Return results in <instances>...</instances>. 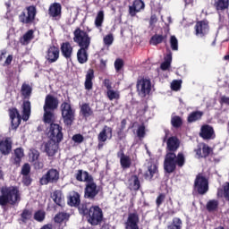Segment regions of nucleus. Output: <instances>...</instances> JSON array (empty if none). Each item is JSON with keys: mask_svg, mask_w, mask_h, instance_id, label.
<instances>
[{"mask_svg": "<svg viewBox=\"0 0 229 229\" xmlns=\"http://www.w3.org/2000/svg\"><path fill=\"white\" fill-rule=\"evenodd\" d=\"M29 157L31 162H37V160H38V157H40V152L37 149H31Z\"/></svg>", "mask_w": 229, "mask_h": 229, "instance_id": "nucleus-49", "label": "nucleus"}, {"mask_svg": "<svg viewBox=\"0 0 229 229\" xmlns=\"http://www.w3.org/2000/svg\"><path fill=\"white\" fill-rule=\"evenodd\" d=\"M34 219L39 223L42 222L44 219H46V213L41 210L36 212L34 215Z\"/></svg>", "mask_w": 229, "mask_h": 229, "instance_id": "nucleus-52", "label": "nucleus"}, {"mask_svg": "<svg viewBox=\"0 0 229 229\" xmlns=\"http://www.w3.org/2000/svg\"><path fill=\"white\" fill-rule=\"evenodd\" d=\"M60 180V172L55 168L49 169L46 174H44L40 180V185H47L49 183H57Z\"/></svg>", "mask_w": 229, "mask_h": 229, "instance_id": "nucleus-6", "label": "nucleus"}, {"mask_svg": "<svg viewBox=\"0 0 229 229\" xmlns=\"http://www.w3.org/2000/svg\"><path fill=\"white\" fill-rule=\"evenodd\" d=\"M73 42H75V44H78L79 47H90V37H89V34L86 31L81 30L80 28H77L73 31Z\"/></svg>", "mask_w": 229, "mask_h": 229, "instance_id": "nucleus-4", "label": "nucleus"}, {"mask_svg": "<svg viewBox=\"0 0 229 229\" xmlns=\"http://www.w3.org/2000/svg\"><path fill=\"white\" fill-rule=\"evenodd\" d=\"M171 124L174 128H180L182 124V118L180 116H173L171 119Z\"/></svg>", "mask_w": 229, "mask_h": 229, "instance_id": "nucleus-47", "label": "nucleus"}, {"mask_svg": "<svg viewBox=\"0 0 229 229\" xmlns=\"http://www.w3.org/2000/svg\"><path fill=\"white\" fill-rule=\"evenodd\" d=\"M34 167L35 169H43L44 168V163L40 161H34Z\"/></svg>", "mask_w": 229, "mask_h": 229, "instance_id": "nucleus-63", "label": "nucleus"}, {"mask_svg": "<svg viewBox=\"0 0 229 229\" xmlns=\"http://www.w3.org/2000/svg\"><path fill=\"white\" fill-rule=\"evenodd\" d=\"M44 123H47V124H53L55 123V119L56 117L55 116V111L51 109H44Z\"/></svg>", "mask_w": 229, "mask_h": 229, "instance_id": "nucleus-30", "label": "nucleus"}, {"mask_svg": "<svg viewBox=\"0 0 229 229\" xmlns=\"http://www.w3.org/2000/svg\"><path fill=\"white\" fill-rule=\"evenodd\" d=\"M157 15L155 14L151 15L150 21H149L150 26H155V24H157Z\"/></svg>", "mask_w": 229, "mask_h": 229, "instance_id": "nucleus-64", "label": "nucleus"}, {"mask_svg": "<svg viewBox=\"0 0 229 229\" xmlns=\"http://www.w3.org/2000/svg\"><path fill=\"white\" fill-rule=\"evenodd\" d=\"M195 153L198 158H203V150H202L201 144L198 145L197 148L195 149Z\"/></svg>", "mask_w": 229, "mask_h": 229, "instance_id": "nucleus-61", "label": "nucleus"}, {"mask_svg": "<svg viewBox=\"0 0 229 229\" xmlns=\"http://www.w3.org/2000/svg\"><path fill=\"white\" fill-rule=\"evenodd\" d=\"M219 207V201L216 199L208 200L206 208L208 212H215V210H217V208Z\"/></svg>", "mask_w": 229, "mask_h": 229, "instance_id": "nucleus-41", "label": "nucleus"}, {"mask_svg": "<svg viewBox=\"0 0 229 229\" xmlns=\"http://www.w3.org/2000/svg\"><path fill=\"white\" fill-rule=\"evenodd\" d=\"M32 90H33V89L29 84H26V83L22 84L21 94L25 98L30 99Z\"/></svg>", "mask_w": 229, "mask_h": 229, "instance_id": "nucleus-40", "label": "nucleus"}, {"mask_svg": "<svg viewBox=\"0 0 229 229\" xmlns=\"http://www.w3.org/2000/svg\"><path fill=\"white\" fill-rule=\"evenodd\" d=\"M30 171H31L30 164L23 165L21 168V174H23V176H28L30 174Z\"/></svg>", "mask_w": 229, "mask_h": 229, "instance_id": "nucleus-58", "label": "nucleus"}, {"mask_svg": "<svg viewBox=\"0 0 229 229\" xmlns=\"http://www.w3.org/2000/svg\"><path fill=\"white\" fill-rule=\"evenodd\" d=\"M0 151L2 155H10L12 152V140L10 138L0 140Z\"/></svg>", "mask_w": 229, "mask_h": 229, "instance_id": "nucleus-24", "label": "nucleus"}, {"mask_svg": "<svg viewBox=\"0 0 229 229\" xmlns=\"http://www.w3.org/2000/svg\"><path fill=\"white\" fill-rule=\"evenodd\" d=\"M81 114L83 117H90L94 115V111L89 103H84L81 106Z\"/></svg>", "mask_w": 229, "mask_h": 229, "instance_id": "nucleus-32", "label": "nucleus"}, {"mask_svg": "<svg viewBox=\"0 0 229 229\" xmlns=\"http://www.w3.org/2000/svg\"><path fill=\"white\" fill-rule=\"evenodd\" d=\"M199 135L201 137V139H203V140H214V139H216V131H214V127L208 124L201 126Z\"/></svg>", "mask_w": 229, "mask_h": 229, "instance_id": "nucleus-11", "label": "nucleus"}, {"mask_svg": "<svg viewBox=\"0 0 229 229\" xmlns=\"http://www.w3.org/2000/svg\"><path fill=\"white\" fill-rule=\"evenodd\" d=\"M168 229H182V219L174 217L172 225L168 226Z\"/></svg>", "mask_w": 229, "mask_h": 229, "instance_id": "nucleus-46", "label": "nucleus"}, {"mask_svg": "<svg viewBox=\"0 0 229 229\" xmlns=\"http://www.w3.org/2000/svg\"><path fill=\"white\" fill-rule=\"evenodd\" d=\"M157 173V165H150L148 171L145 173V180H151L154 174Z\"/></svg>", "mask_w": 229, "mask_h": 229, "instance_id": "nucleus-42", "label": "nucleus"}, {"mask_svg": "<svg viewBox=\"0 0 229 229\" xmlns=\"http://www.w3.org/2000/svg\"><path fill=\"white\" fill-rule=\"evenodd\" d=\"M185 164V157L183 154H176L174 152H168L165 157L164 168L166 173H173L176 169V165L179 167H183Z\"/></svg>", "mask_w": 229, "mask_h": 229, "instance_id": "nucleus-3", "label": "nucleus"}, {"mask_svg": "<svg viewBox=\"0 0 229 229\" xmlns=\"http://www.w3.org/2000/svg\"><path fill=\"white\" fill-rule=\"evenodd\" d=\"M10 117L12 123V129L17 130L19 128V124H21V114L17 109H11L10 110Z\"/></svg>", "mask_w": 229, "mask_h": 229, "instance_id": "nucleus-19", "label": "nucleus"}, {"mask_svg": "<svg viewBox=\"0 0 229 229\" xmlns=\"http://www.w3.org/2000/svg\"><path fill=\"white\" fill-rule=\"evenodd\" d=\"M37 15V8L33 5L29 6L27 8V15L26 13L22 12L20 16V22L23 24H30L35 21V16Z\"/></svg>", "mask_w": 229, "mask_h": 229, "instance_id": "nucleus-10", "label": "nucleus"}, {"mask_svg": "<svg viewBox=\"0 0 229 229\" xmlns=\"http://www.w3.org/2000/svg\"><path fill=\"white\" fill-rule=\"evenodd\" d=\"M35 38L33 30H28L22 38H20V42L22 46H28Z\"/></svg>", "mask_w": 229, "mask_h": 229, "instance_id": "nucleus-31", "label": "nucleus"}, {"mask_svg": "<svg viewBox=\"0 0 229 229\" xmlns=\"http://www.w3.org/2000/svg\"><path fill=\"white\" fill-rule=\"evenodd\" d=\"M114 42V36L112 34H108L104 38V43L106 46H112Z\"/></svg>", "mask_w": 229, "mask_h": 229, "instance_id": "nucleus-59", "label": "nucleus"}, {"mask_svg": "<svg viewBox=\"0 0 229 229\" xmlns=\"http://www.w3.org/2000/svg\"><path fill=\"white\" fill-rule=\"evenodd\" d=\"M117 157L120 158V165L123 169H130L131 167V157L125 155L123 150L118 151Z\"/></svg>", "mask_w": 229, "mask_h": 229, "instance_id": "nucleus-17", "label": "nucleus"}, {"mask_svg": "<svg viewBox=\"0 0 229 229\" xmlns=\"http://www.w3.org/2000/svg\"><path fill=\"white\" fill-rule=\"evenodd\" d=\"M31 219V211L24 209L21 213V221L22 223H28Z\"/></svg>", "mask_w": 229, "mask_h": 229, "instance_id": "nucleus-48", "label": "nucleus"}, {"mask_svg": "<svg viewBox=\"0 0 229 229\" xmlns=\"http://www.w3.org/2000/svg\"><path fill=\"white\" fill-rule=\"evenodd\" d=\"M145 4L142 0H135L132 6H129V13L131 17H135L140 10H144Z\"/></svg>", "mask_w": 229, "mask_h": 229, "instance_id": "nucleus-21", "label": "nucleus"}, {"mask_svg": "<svg viewBox=\"0 0 229 229\" xmlns=\"http://www.w3.org/2000/svg\"><path fill=\"white\" fill-rule=\"evenodd\" d=\"M137 90L140 98H146L151 92V81L148 79H141L137 82Z\"/></svg>", "mask_w": 229, "mask_h": 229, "instance_id": "nucleus-8", "label": "nucleus"}, {"mask_svg": "<svg viewBox=\"0 0 229 229\" xmlns=\"http://www.w3.org/2000/svg\"><path fill=\"white\" fill-rule=\"evenodd\" d=\"M200 146L202 148V157H203V158H205L206 157H208V155H210V147H208L205 143H201Z\"/></svg>", "mask_w": 229, "mask_h": 229, "instance_id": "nucleus-53", "label": "nucleus"}, {"mask_svg": "<svg viewBox=\"0 0 229 229\" xmlns=\"http://www.w3.org/2000/svg\"><path fill=\"white\" fill-rule=\"evenodd\" d=\"M203 116V113L200 112V111H196V112H193L191 113L189 117H188V122L189 123H194L195 121H199V119L200 117Z\"/></svg>", "mask_w": 229, "mask_h": 229, "instance_id": "nucleus-45", "label": "nucleus"}, {"mask_svg": "<svg viewBox=\"0 0 229 229\" xmlns=\"http://www.w3.org/2000/svg\"><path fill=\"white\" fill-rule=\"evenodd\" d=\"M105 21V12L99 11L97 14V17L95 19V26L98 30L102 28L103 22Z\"/></svg>", "mask_w": 229, "mask_h": 229, "instance_id": "nucleus-38", "label": "nucleus"}, {"mask_svg": "<svg viewBox=\"0 0 229 229\" xmlns=\"http://www.w3.org/2000/svg\"><path fill=\"white\" fill-rule=\"evenodd\" d=\"M106 96H107L109 101L117 100L121 98V94L119 93V91L114 90V89H108L106 91Z\"/></svg>", "mask_w": 229, "mask_h": 229, "instance_id": "nucleus-43", "label": "nucleus"}, {"mask_svg": "<svg viewBox=\"0 0 229 229\" xmlns=\"http://www.w3.org/2000/svg\"><path fill=\"white\" fill-rule=\"evenodd\" d=\"M144 135H146V127L144 125H140L137 130V136L139 139H144Z\"/></svg>", "mask_w": 229, "mask_h": 229, "instance_id": "nucleus-54", "label": "nucleus"}, {"mask_svg": "<svg viewBox=\"0 0 229 229\" xmlns=\"http://www.w3.org/2000/svg\"><path fill=\"white\" fill-rule=\"evenodd\" d=\"M223 189H218L217 197L225 198L226 201H229V182H225L223 186Z\"/></svg>", "mask_w": 229, "mask_h": 229, "instance_id": "nucleus-33", "label": "nucleus"}, {"mask_svg": "<svg viewBox=\"0 0 229 229\" xmlns=\"http://www.w3.org/2000/svg\"><path fill=\"white\" fill-rule=\"evenodd\" d=\"M31 115V102L29 100L24 101L22 104V119L23 121H28Z\"/></svg>", "mask_w": 229, "mask_h": 229, "instance_id": "nucleus-28", "label": "nucleus"}, {"mask_svg": "<svg viewBox=\"0 0 229 229\" xmlns=\"http://www.w3.org/2000/svg\"><path fill=\"white\" fill-rule=\"evenodd\" d=\"M171 62H173V55L168 54L165 58V62L161 64L162 71H167V68L171 67Z\"/></svg>", "mask_w": 229, "mask_h": 229, "instance_id": "nucleus-44", "label": "nucleus"}, {"mask_svg": "<svg viewBox=\"0 0 229 229\" xmlns=\"http://www.w3.org/2000/svg\"><path fill=\"white\" fill-rule=\"evenodd\" d=\"M110 139H112V128L106 125L99 132L98 140V142H106V140H110Z\"/></svg>", "mask_w": 229, "mask_h": 229, "instance_id": "nucleus-20", "label": "nucleus"}, {"mask_svg": "<svg viewBox=\"0 0 229 229\" xmlns=\"http://www.w3.org/2000/svg\"><path fill=\"white\" fill-rule=\"evenodd\" d=\"M77 182H86L84 190V198L86 199H94L98 194H99V188L98 184L94 182L92 175L89 174V172L83 170H78L75 174Z\"/></svg>", "mask_w": 229, "mask_h": 229, "instance_id": "nucleus-1", "label": "nucleus"}, {"mask_svg": "<svg viewBox=\"0 0 229 229\" xmlns=\"http://www.w3.org/2000/svg\"><path fill=\"white\" fill-rule=\"evenodd\" d=\"M48 15L55 21H58L62 17V5L58 3H54L48 9Z\"/></svg>", "mask_w": 229, "mask_h": 229, "instance_id": "nucleus-16", "label": "nucleus"}, {"mask_svg": "<svg viewBox=\"0 0 229 229\" xmlns=\"http://www.w3.org/2000/svg\"><path fill=\"white\" fill-rule=\"evenodd\" d=\"M166 145L169 151H176L180 148V140L176 137H170L166 141Z\"/></svg>", "mask_w": 229, "mask_h": 229, "instance_id": "nucleus-29", "label": "nucleus"}, {"mask_svg": "<svg viewBox=\"0 0 229 229\" xmlns=\"http://www.w3.org/2000/svg\"><path fill=\"white\" fill-rule=\"evenodd\" d=\"M68 205L70 207H78L80 205V193L73 191L70 194Z\"/></svg>", "mask_w": 229, "mask_h": 229, "instance_id": "nucleus-35", "label": "nucleus"}, {"mask_svg": "<svg viewBox=\"0 0 229 229\" xmlns=\"http://www.w3.org/2000/svg\"><path fill=\"white\" fill-rule=\"evenodd\" d=\"M170 46L173 51H178V38H176V36H171Z\"/></svg>", "mask_w": 229, "mask_h": 229, "instance_id": "nucleus-51", "label": "nucleus"}, {"mask_svg": "<svg viewBox=\"0 0 229 229\" xmlns=\"http://www.w3.org/2000/svg\"><path fill=\"white\" fill-rule=\"evenodd\" d=\"M165 38H167L166 36L156 34L150 38V44L152 46H158V44H162Z\"/></svg>", "mask_w": 229, "mask_h": 229, "instance_id": "nucleus-39", "label": "nucleus"}, {"mask_svg": "<svg viewBox=\"0 0 229 229\" xmlns=\"http://www.w3.org/2000/svg\"><path fill=\"white\" fill-rule=\"evenodd\" d=\"M104 87H106L107 90L112 89V82L110 81V80L108 79L104 80Z\"/></svg>", "mask_w": 229, "mask_h": 229, "instance_id": "nucleus-62", "label": "nucleus"}, {"mask_svg": "<svg viewBox=\"0 0 229 229\" xmlns=\"http://www.w3.org/2000/svg\"><path fill=\"white\" fill-rule=\"evenodd\" d=\"M165 199V194L161 193L159 194V196H157V199H156V203L157 205V207H160L162 203H164Z\"/></svg>", "mask_w": 229, "mask_h": 229, "instance_id": "nucleus-60", "label": "nucleus"}, {"mask_svg": "<svg viewBox=\"0 0 229 229\" xmlns=\"http://www.w3.org/2000/svg\"><path fill=\"white\" fill-rule=\"evenodd\" d=\"M51 198L55 205H58V207H64V205H65V199L64 198V193H62V191H55L51 194Z\"/></svg>", "mask_w": 229, "mask_h": 229, "instance_id": "nucleus-23", "label": "nucleus"}, {"mask_svg": "<svg viewBox=\"0 0 229 229\" xmlns=\"http://www.w3.org/2000/svg\"><path fill=\"white\" fill-rule=\"evenodd\" d=\"M208 21H201L196 23L195 25V35L197 37H205L207 33H208Z\"/></svg>", "mask_w": 229, "mask_h": 229, "instance_id": "nucleus-14", "label": "nucleus"}, {"mask_svg": "<svg viewBox=\"0 0 229 229\" xmlns=\"http://www.w3.org/2000/svg\"><path fill=\"white\" fill-rule=\"evenodd\" d=\"M126 229H139V215L135 213L129 214Z\"/></svg>", "mask_w": 229, "mask_h": 229, "instance_id": "nucleus-18", "label": "nucleus"}, {"mask_svg": "<svg viewBox=\"0 0 229 229\" xmlns=\"http://www.w3.org/2000/svg\"><path fill=\"white\" fill-rule=\"evenodd\" d=\"M64 219H69V215L67 213H58L55 216V223H62Z\"/></svg>", "mask_w": 229, "mask_h": 229, "instance_id": "nucleus-50", "label": "nucleus"}, {"mask_svg": "<svg viewBox=\"0 0 229 229\" xmlns=\"http://www.w3.org/2000/svg\"><path fill=\"white\" fill-rule=\"evenodd\" d=\"M182 87V81H174L172 83H171V89L172 90H180Z\"/></svg>", "mask_w": 229, "mask_h": 229, "instance_id": "nucleus-57", "label": "nucleus"}, {"mask_svg": "<svg viewBox=\"0 0 229 229\" xmlns=\"http://www.w3.org/2000/svg\"><path fill=\"white\" fill-rule=\"evenodd\" d=\"M72 140H73V142L76 144H81V142L85 140V138H83V135L81 134H75L72 136Z\"/></svg>", "mask_w": 229, "mask_h": 229, "instance_id": "nucleus-56", "label": "nucleus"}, {"mask_svg": "<svg viewBox=\"0 0 229 229\" xmlns=\"http://www.w3.org/2000/svg\"><path fill=\"white\" fill-rule=\"evenodd\" d=\"M128 188L130 191H139L140 189V181L137 175H131L128 181Z\"/></svg>", "mask_w": 229, "mask_h": 229, "instance_id": "nucleus-27", "label": "nucleus"}, {"mask_svg": "<svg viewBox=\"0 0 229 229\" xmlns=\"http://www.w3.org/2000/svg\"><path fill=\"white\" fill-rule=\"evenodd\" d=\"M58 141L54 139H50L44 144V148L48 157H55L58 151Z\"/></svg>", "mask_w": 229, "mask_h": 229, "instance_id": "nucleus-13", "label": "nucleus"}, {"mask_svg": "<svg viewBox=\"0 0 229 229\" xmlns=\"http://www.w3.org/2000/svg\"><path fill=\"white\" fill-rule=\"evenodd\" d=\"M92 80H94V70L89 69L86 74V81H85L86 90L92 89Z\"/></svg>", "mask_w": 229, "mask_h": 229, "instance_id": "nucleus-34", "label": "nucleus"}, {"mask_svg": "<svg viewBox=\"0 0 229 229\" xmlns=\"http://www.w3.org/2000/svg\"><path fill=\"white\" fill-rule=\"evenodd\" d=\"M194 187L199 194H207L208 191V181L202 174L197 175Z\"/></svg>", "mask_w": 229, "mask_h": 229, "instance_id": "nucleus-9", "label": "nucleus"}, {"mask_svg": "<svg viewBox=\"0 0 229 229\" xmlns=\"http://www.w3.org/2000/svg\"><path fill=\"white\" fill-rule=\"evenodd\" d=\"M62 117L66 126H72L74 122V110L71 106V104L64 102L61 105Z\"/></svg>", "mask_w": 229, "mask_h": 229, "instance_id": "nucleus-5", "label": "nucleus"}, {"mask_svg": "<svg viewBox=\"0 0 229 229\" xmlns=\"http://www.w3.org/2000/svg\"><path fill=\"white\" fill-rule=\"evenodd\" d=\"M124 65V62H123L122 59H116L114 61V69L116 71V72H119V71H121V69H123Z\"/></svg>", "mask_w": 229, "mask_h": 229, "instance_id": "nucleus-55", "label": "nucleus"}, {"mask_svg": "<svg viewBox=\"0 0 229 229\" xmlns=\"http://www.w3.org/2000/svg\"><path fill=\"white\" fill-rule=\"evenodd\" d=\"M43 108L44 110H56L58 108V98L53 95H47Z\"/></svg>", "mask_w": 229, "mask_h": 229, "instance_id": "nucleus-15", "label": "nucleus"}, {"mask_svg": "<svg viewBox=\"0 0 229 229\" xmlns=\"http://www.w3.org/2000/svg\"><path fill=\"white\" fill-rule=\"evenodd\" d=\"M88 221L90 225H99L103 221V211L98 206L91 207L89 209Z\"/></svg>", "mask_w": 229, "mask_h": 229, "instance_id": "nucleus-7", "label": "nucleus"}, {"mask_svg": "<svg viewBox=\"0 0 229 229\" xmlns=\"http://www.w3.org/2000/svg\"><path fill=\"white\" fill-rule=\"evenodd\" d=\"M72 51L73 48L70 42L67 41L61 45V53L64 58H71L72 56Z\"/></svg>", "mask_w": 229, "mask_h": 229, "instance_id": "nucleus-25", "label": "nucleus"}, {"mask_svg": "<svg viewBox=\"0 0 229 229\" xmlns=\"http://www.w3.org/2000/svg\"><path fill=\"white\" fill-rule=\"evenodd\" d=\"M60 57V50L56 47H50L47 50V60L53 64Z\"/></svg>", "mask_w": 229, "mask_h": 229, "instance_id": "nucleus-22", "label": "nucleus"}, {"mask_svg": "<svg viewBox=\"0 0 229 229\" xmlns=\"http://www.w3.org/2000/svg\"><path fill=\"white\" fill-rule=\"evenodd\" d=\"M22 157H24V150H22V148H16L14 150V157L13 162L14 165H19L21 164Z\"/></svg>", "mask_w": 229, "mask_h": 229, "instance_id": "nucleus-36", "label": "nucleus"}, {"mask_svg": "<svg viewBox=\"0 0 229 229\" xmlns=\"http://www.w3.org/2000/svg\"><path fill=\"white\" fill-rule=\"evenodd\" d=\"M50 138L56 142H62V139H64V134L62 133V127L56 123L50 124L49 130Z\"/></svg>", "mask_w": 229, "mask_h": 229, "instance_id": "nucleus-12", "label": "nucleus"}, {"mask_svg": "<svg viewBox=\"0 0 229 229\" xmlns=\"http://www.w3.org/2000/svg\"><path fill=\"white\" fill-rule=\"evenodd\" d=\"M0 207L4 208L6 205H19L21 202V192L17 186H2L0 188Z\"/></svg>", "mask_w": 229, "mask_h": 229, "instance_id": "nucleus-2", "label": "nucleus"}, {"mask_svg": "<svg viewBox=\"0 0 229 229\" xmlns=\"http://www.w3.org/2000/svg\"><path fill=\"white\" fill-rule=\"evenodd\" d=\"M77 59L79 64H87L89 62V48H80L77 51Z\"/></svg>", "mask_w": 229, "mask_h": 229, "instance_id": "nucleus-26", "label": "nucleus"}, {"mask_svg": "<svg viewBox=\"0 0 229 229\" xmlns=\"http://www.w3.org/2000/svg\"><path fill=\"white\" fill-rule=\"evenodd\" d=\"M229 0H215V7L217 11L228 9Z\"/></svg>", "mask_w": 229, "mask_h": 229, "instance_id": "nucleus-37", "label": "nucleus"}]
</instances>
